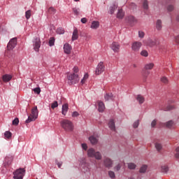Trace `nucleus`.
<instances>
[{
	"label": "nucleus",
	"instance_id": "2eb2a0df",
	"mask_svg": "<svg viewBox=\"0 0 179 179\" xmlns=\"http://www.w3.org/2000/svg\"><path fill=\"white\" fill-rule=\"evenodd\" d=\"M98 110L99 113H103L104 110H106V106L104 105V103L101 101H98Z\"/></svg>",
	"mask_w": 179,
	"mask_h": 179
},
{
	"label": "nucleus",
	"instance_id": "8fccbe9b",
	"mask_svg": "<svg viewBox=\"0 0 179 179\" xmlns=\"http://www.w3.org/2000/svg\"><path fill=\"white\" fill-rule=\"evenodd\" d=\"M175 157H176V159H179V147L176 149Z\"/></svg>",
	"mask_w": 179,
	"mask_h": 179
},
{
	"label": "nucleus",
	"instance_id": "f03ea898",
	"mask_svg": "<svg viewBox=\"0 0 179 179\" xmlns=\"http://www.w3.org/2000/svg\"><path fill=\"white\" fill-rule=\"evenodd\" d=\"M87 156L88 157H94L96 160H101L102 159L101 152L96 151L94 148H90L87 150Z\"/></svg>",
	"mask_w": 179,
	"mask_h": 179
},
{
	"label": "nucleus",
	"instance_id": "6e6d98bb",
	"mask_svg": "<svg viewBox=\"0 0 179 179\" xmlns=\"http://www.w3.org/2000/svg\"><path fill=\"white\" fill-rule=\"evenodd\" d=\"M73 71L74 72V73H78V72H79V68L78 66H74L73 68Z\"/></svg>",
	"mask_w": 179,
	"mask_h": 179
},
{
	"label": "nucleus",
	"instance_id": "338daca9",
	"mask_svg": "<svg viewBox=\"0 0 179 179\" xmlns=\"http://www.w3.org/2000/svg\"><path fill=\"white\" fill-rule=\"evenodd\" d=\"M81 167H83H83H85V164H82Z\"/></svg>",
	"mask_w": 179,
	"mask_h": 179
},
{
	"label": "nucleus",
	"instance_id": "3c124183",
	"mask_svg": "<svg viewBox=\"0 0 179 179\" xmlns=\"http://www.w3.org/2000/svg\"><path fill=\"white\" fill-rule=\"evenodd\" d=\"M157 124V120L155 119L154 120H152V122H151L152 128H155Z\"/></svg>",
	"mask_w": 179,
	"mask_h": 179
},
{
	"label": "nucleus",
	"instance_id": "423d86ee",
	"mask_svg": "<svg viewBox=\"0 0 179 179\" xmlns=\"http://www.w3.org/2000/svg\"><path fill=\"white\" fill-rule=\"evenodd\" d=\"M26 173V170L24 169H18L15 171L13 173V179H23L24 177V174Z\"/></svg>",
	"mask_w": 179,
	"mask_h": 179
},
{
	"label": "nucleus",
	"instance_id": "0eeeda50",
	"mask_svg": "<svg viewBox=\"0 0 179 179\" xmlns=\"http://www.w3.org/2000/svg\"><path fill=\"white\" fill-rule=\"evenodd\" d=\"M32 43L34 51L38 52V51H40V47H41V41L40 40V38H34Z\"/></svg>",
	"mask_w": 179,
	"mask_h": 179
},
{
	"label": "nucleus",
	"instance_id": "4468645a",
	"mask_svg": "<svg viewBox=\"0 0 179 179\" xmlns=\"http://www.w3.org/2000/svg\"><path fill=\"white\" fill-rule=\"evenodd\" d=\"M64 52L65 54H71V51H72V46L69 43H65L64 45Z\"/></svg>",
	"mask_w": 179,
	"mask_h": 179
},
{
	"label": "nucleus",
	"instance_id": "cd10ccee",
	"mask_svg": "<svg viewBox=\"0 0 179 179\" xmlns=\"http://www.w3.org/2000/svg\"><path fill=\"white\" fill-rule=\"evenodd\" d=\"M104 99L106 101H108V100H113V94L110 93V94H106L104 95Z\"/></svg>",
	"mask_w": 179,
	"mask_h": 179
},
{
	"label": "nucleus",
	"instance_id": "c756f323",
	"mask_svg": "<svg viewBox=\"0 0 179 179\" xmlns=\"http://www.w3.org/2000/svg\"><path fill=\"white\" fill-rule=\"evenodd\" d=\"M165 126L166 127V128H173V127L174 126V122L170 120L165 124Z\"/></svg>",
	"mask_w": 179,
	"mask_h": 179
},
{
	"label": "nucleus",
	"instance_id": "774afa93",
	"mask_svg": "<svg viewBox=\"0 0 179 179\" xmlns=\"http://www.w3.org/2000/svg\"><path fill=\"white\" fill-rule=\"evenodd\" d=\"M177 20H178L179 21V15L177 17Z\"/></svg>",
	"mask_w": 179,
	"mask_h": 179
},
{
	"label": "nucleus",
	"instance_id": "de8ad7c7",
	"mask_svg": "<svg viewBox=\"0 0 179 179\" xmlns=\"http://www.w3.org/2000/svg\"><path fill=\"white\" fill-rule=\"evenodd\" d=\"M71 117H73V118H75L76 117H79V113L78 111L73 112L72 114H71Z\"/></svg>",
	"mask_w": 179,
	"mask_h": 179
},
{
	"label": "nucleus",
	"instance_id": "6ab92c4d",
	"mask_svg": "<svg viewBox=\"0 0 179 179\" xmlns=\"http://www.w3.org/2000/svg\"><path fill=\"white\" fill-rule=\"evenodd\" d=\"M89 141L92 145H96L99 142V138L94 136H91L89 138Z\"/></svg>",
	"mask_w": 179,
	"mask_h": 179
},
{
	"label": "nucleus",
	"instance_id": "680f3d73",
	"mask_svg": "<svg viewBox=\"0 0 179 179\" xmlns=\"http://www.w3.org/2000/svg\"><path fill=\"white\" fill-rule=\"evenodd\" d=\"M121 169V165L118 164L115 168V170H116L117 171H119V170Z\"/></svg>",
	"mask_w": 179,
	"mask_h": 179
},
{
	"label": "nucleus",
	"instance_id": "13d9d810",
	"mask_svg": "<svg viewBox=\"0 0 179 179\" xmlns=\"http://www.w3.org/2000/svg\"><path fill=\"white\" fill-rule=\"evenodd\" d=\"M81 146H82V148H83V149L84 150H87V144H86V143H83V144L81 145Z\"/></svg>",
	"mask_w": 179,
	"mask_h": 179
},
{
	"label": "nucleus",
	"instance_id": "e2e57ef3",
	"mask_svg": "<svg viewBox=\"0 0 179 179\" xmlns=\"http://www.w3.org/2000/svg\"><path fill=\"white\" fill-rule=\"evenodd\" d=\"M175 41L176 43H178V44H179V36H177L176 38H175Z\"/></svg>",
	"mask_w": 179,
	"mask_h": 179
},
{
	"label": "nucleus",
	"instance_id": "69168bd1",
	"mask_svg": "<svg viewBox=\"0 0 179 179\" xmlns=\"http://www.w3.org/2000/svg\"><path fill=\"white\" fill-rule=\"evenodd\" d=\"M128 179H135V178L133 177H129V178H128Z\"/></svg>",
	"mask_w": 179,
	"mask_h": 179
},
{
	"label": "nucleus",
	"instance_id": "393cba45",
	"mask_svg": "<svg viewBox=\"0 0 179 179\" xmlns=\"http://www.w3.org/2000/svg\"><path fill=\"white\" fill-rule=\"evenodd\" d=\"M136 100L138 101L139 104H142L145 102V98L142 95H138Z\"/></svg>",
	"mask_w": 179,
	"mask_h": 179
},
{
	"label": "nucleus",
	"instance_id": "9b49d317",
	"mask_svg": "<svg viewBox=\"0 0 179 179\" xmlns=\"http://www.w3.org/2000/svg\"><path fill=\"white\" fill-rule=\"evenodd\" d=\"M12 162H13V156L10 155L6 156L3 162L5 167L10 166V164H12Z\"/></svg>",
	"mask_w": 179,
	"mask_h": 179
},
{
	"label": "nucleus",
	"instance_id": "a19ab883",
	"mask_svg": "<svg viewBox=\"0 0 179 179\" xmlns=\"http://www.w3.org/2000/svg\"><path fill=\"white\" fill-rule=\"evenodd\" d=\"M57 34H64L65 33V30H64L62 28L59 27L57 29Z\"/></svg>",
	"mask_w": 179,
	"mask_h": 179
},
{
	"label": "nucleus",
	"instance_id": "09e8293b",
	"mask_svg": "<svg viewBox=\"0 0 179 179\" xmlns=\"http://www.w3.org/2000/svg\"><path fill=\"white\" fill-rule=\"evenodd\" d=\"M138 37L140 38H143V37H145V32H143L142 31H138Z\"/></svg>",
	"mask_w": 179,
	"mask_h": 179
},
{
	"label": "nucleus",
	"instance_id": "0e129e2a",
	"mask_svg": "<svg viewBox=\"0 0 179 179\" xmlns=\"http://www.w3.org/2000/svg\"><path fill=\"white\" fill-rule=\"evenodd\" d=\"M57 166H58L59 169H61V166H62V162H58Z\"/></svg>",
	"mask_w": 179,
	"mask_h": 179
},
{
	"label": "nucleus",
	"instance_id": "a18cd8bd",
	"mask_svg": "<svg viewBox=\"0 0 179 179\" xmlns=\"http://www.w3.org/2000/svg\"><path fill=\"white\" fill-rule=\"evenodd\" d=\"M34 93H36V94H40V93L41 92V90L40 89V87H36L34 89Z\"/></svg>",
	"mask_w": 179,
	"mask_h": 179
},
{
	"label": "nucleus",
	"instance_id": "49530a36",
	"mask_svg": "<svg viewBox=\"0 0 179 179\" xmlns=\"http://www.w3.org/2000/svg\"><path fill=\"white\" fill-rule=\"evenodd\" d=\"M13 125H19V118L16 117L13 120Z\"/></svg>",
	"mask_w": 179,
	"mask_h": 179
},
{
	"label": "nucleus",
	"instance_id": "58836bf2",
	"mask_svg": "<svg viewBox=\"0 0 179 179\" xmlns=\"http://www.w3.org/2000/svg\"><path fill=\"white\" fill-rule=\"evenodd\" d=\"M143 9H145V10H148V8H149V5L148 4V1L145 0L143 3Z\"/></svg>",
	"mask_w": 179,
	"mask_h": 179
},
{
	"label": "nucleus",
	"instance_id": "20e7f679",
	"mask_svg": "<svg viewBox=\"0 0 179 179\" xmlns=\"http://www.w3.org/2000/svg\"><path fill=\"white\" fill-rule=\"evenodd\" d=\"M38 117V111L37 110V106H35L31 110V113L28 117V119L25 121L26 124H30L32 121H36Z\"/></svg>",
	"mask_w": 179,
	"mask_h": 179
},
{
	"label": "nucleus",
	"instance_id": "2f4dec72",
	"mask_svg": "<svg viewBox=\"0 0 179 179\" xmlns=\"http://www.w3.org/2000/svg\"><path fill=\"white\" fill-rule=\"evenodd\" d=\"M88 78H89V74L85 73L84 75L83 78L81 80V82H80L81 85H85L86 80H87Z\"/></svg>",
	"mask_w": 179,
	"mask_h": 179
},
{
	"label": "nucleus",
	"instance_id": "ddd939ff",
	"mask_svg": "<svg viewBox=\"0 0 179 179\" xmlns=\"http://www.w3.org/2000/svg\"><path fill=\"white\" fill-rule=\"evenodd\" d=\"M103 164L105 167H107V169H110L113 167V160H111V159L110 158H106L103 160Z\"/></svg>",
	"mask_w": 179,
	"mask_h": 179
},
{
	"label": "nucleus",
	"instance_id": "603ef678",
	"mask_svg": "<svg viewBox=\"0 0 179 179\" xmlns=\"http://www.w3.org/2000/svg\"><path fill=\"white\" fill-rule=\"evenodd\" d=\"M161 81L162 83H169V80L165 76L161 78Z\"/></svg>",
	"mask_w": 179,
	"mask_h": 179
},
{
	"label": "nucleus",
	"instance_id": "c85d7f7f",
	"mask_svg": "<svg viewBox=\"0 0 179 179\" xmlns=\"http://www.w3.org/2000/svg\"><path fill=\"white\" fill-rule=\"evenodd\" d=\"M155 148L157 150V152H160V150L163 149V145L160 143H155Z\"/></svg>",
	"mask_w": 179,
	"mask_h": 179
},
{
	"label": "nucleus",
	"instance_id": "412c9836",
	"mask_svg": "<svg viewBox=\"0 0 179 179\" xmlns=\"http://www.w3.org/2000/svg\"><path fill=\"white\" fill-rule=\"evenodd\" d=\"M117 8H118V5L117 3L113 4V6H111L109 8V13H110V15H113V13H114V12H115V10Z\"/></svg>",
	"mask_w": 179,
	"mask_h": 179
},
{
	"label": "nucleus",
	"instance_id": "9d476101",
	"mask_svg": "<svg viewBox=\"0 0 179 179\" xmlns=\"http://www.w3.org/2000/svg\"><path fill=\"white\" fill-rule=\"evenodd\" d=\"M125 22L131 24V26L136 23V18L133 15H129L125 17Z\"/></svg>",
	"mask_w": 179,
	"mask_h": 179
},
{
	"label": "nucleus",
	"instance_id": "4c0bfd02",
	"mask_svg": "<svg viewBox=\"0 0 179 179\" xmlns=\"http://www.w3.org/2000/svg\"><path fill=\"white\" fill-rule=\"evenodd\" d=\"M161 171L162 173H167L169 171V166L164 165L161 167Z\"/></svg>",
	"mask_w": 179,
	"mask_h": 179
},
{
	"label": "nucleus",
	"instance_id": "a211bd4d",
	"mask_svg": "<svg viewBox=\"0 0 179 179\" xmlns=\"http://www.w3.org/2000/svg\"><path fill=\"white\" fill-rule=\"evenodd\" d=\"M79 38V34L78 33V29L75 28L73 31V35H72V41H75V40H78Z\"/></svg>",
	"mask_w": 179,
	"mask_h": 179
},
{
	"label": "nucleus",
	"instance_id": "7c9ffc66",
	"mask_svg": "<svg viewBox=\"0 0 179 179\" xmlns=\"http://www.w3.org/2000/svg\"><path fill=\"white\" fill-rule=\"evenodd\" d=\"M140 55H141V57H149V52H148V50H143L140 52Z\"/></svg>",
	"mask_w": 179,
	"mask_h": 179
},
{
	"label": "nucleus",
	"instance_id": "5fc2aeb1",
	"mask_svg": "<svg viewBox=\"0 0 179 179\" xmlns=\"http://www.w3.org/2000/svg\"><path fill=\"white\" fill-rule=\"evenodd\" d=\"M138 127H139V120L134 122V123L133 124L134 128H138Z\"/></svg>",
	"mask_w": 179,
	"mask_h": 179
},
{
	"label": "nucleus",
	"instance_id": "c03bdc74",
	"mask_svg": "<svg viewBox=\"0 0 179 179\" xmlns=\"http://www.w3.org/2000/svg\"><path fill=\"white\" fill-rule=\"evenodd\" d=\"M52 108L54 110V108H57L58 107V102L57 101H54L51 105Z\"/></svg>",
	"mask_w": 179,
	"mask_h": 179
},
{
	"label": "nucleus",
	"instance_id": "e433bc0d",
	"mask_svg": "<svg viewBox=\"0 0 179 179\" xmlns=\"http://www.w3.org/2000/svg\"><path fill=\"white\" fill-rule=\"evenodd\" d=\"M128 169H129V170H134V169H136V165L134 163H129Z\"/></svg>",
	"mask_w": 179,
	"mask_h": 179
},
{
	"label": "nucleus",
	"instance_id": "ea45409f",
	"mask_svg": "<svg viewBox=\"0 0 179 179\" xmlns=\"http://www.w3.org/2000/svg\"><path fill=\"white\" fill-rule=\"evenodd\" d=\"M48 12L49 13H50V15H55L57 10H55V8H54V7H50L48 9Z\"/></svg>",
	"mask_w": 179,
	"mask_h": 179
},
{
	"label": "nucleus",
	"instance_id": "f8f14e48",
	"mask_svg": "<svg viewBox=\"0 0 179 179\" xmlns=\"http://www.w3.org/2000/svg\"><path fill=\"white\" fill-rule=\"evenodd\" d=\"M110 48L114 52H120V48H121V45L117 42H113L110 45Z\"/></svg>",
	"mask_w": 179,
	"mask_h": 179
},
{
	"label": "nucleus",
	"instance_id": "b1692460",
	"mask_svg": "<svg viewBox=\"0 0 179 179\" xmlns=\"http://www.w3.org/2000/svg\"><path fill=\"white\" fill-rule=\"evenodd\" d=\"M157 43V41L156 39H150L148 41V45H150V47H153L154 45H156V44Z\"/></svg>",
	"mask_w": 179,
	"mask_h": 179
},
{
	"label": "nucleus",
	"instance_id": "bf43d9fd",
	"mask_svg": "<svg viewBox=\"0 0 179 179\" xmlns=\"http://www.w3.org/2000/svg\"><path fill=\"white\" fill-rule=\"evenodd\" d=\"M174 108V107L171 106H169L168 108H164V111H169L170 110H173Z\"/></svg>",
	"mask_w": 179,
	"mask_h": 179
},
{
	"label": "nucleus",
	"instance_id": "37998d69",
	"mask_svg": "<svg viewBox=\"0 0 179 179\" xmlns=\"http://www.w3.org/2000/svg\"><path fill=\"white\" fill-rule=\"evenodd\" d=\"M129 9L134 10V9H136V4H135L134 3H131L129 6Z\"/></svg>",
	"mask_w": 179,
	"mask_h": 179
},
{
	"label": "nucleus",
	"instance_id": "f257e3e1",
	"mask_svg": "<svg viewBox=\"0 0 179 179\" xmlns=\"http://www.w3.org/2000/svg\"><path fill=\"white\" fill-rule=\"evenodd\" d=\"M60 126L66 132H72L74 129L73 122L68 119L61 120Z\"/></svg>",
	"mask_w": 179,
	"mask_h": 179
},
{
	"label": "nucleus",
	"instance_id": "79ce46f5",
	"mask_svg": "<svg viewBox=\"0 0 179 179\" xmlns=\"http://www.w3.org/2000/svg\"><path fill=\"white\" fill-rule=\"evenodd\" d=\"M108 176L112 179L115 178V173L113 171H108Z\"/></svg>",
	"mask_w": 179,
	"mask_h": 179
},
{
	"label": "nucleus",
	"instance_id": "4be33fe9",
	"mask_svg": "<svg viewBox=\"0 0 179 179\" xmlns=\"http://www.w3.org/2000/svg\"><path fill=\"white\" fill-rule=\"evenodd\" d=\"M124 16H125V13L122 10V9H119L117 14V19H123Z\"/></svg>",
	"mask_w": 179,
	"mask_h": 179
},
{
	"label": "nucleus",
	"instance_id": "c9c22d12",
	"mask_svg": "<svg viewBox=\"0 0 179 179\" xmlns=\"http://www.w3.org/2000/svg\"><path fill=\"white\" fill-rule=\"evenodd\" d=\"M146 170H148V166L147 165H143L140 168V173H146Z\"/></svg>",
	"mask_w": 179,
	"mask_h": 179
},
{
	"label": "nucleus",
	"instance_id": "dca6fc26",
	"mask_svg": "<svg viewBox=\"0 0 179 179\" xmlns=\"http://www.w3.org/2000/svg\"><path fill=\"white\" fill-rule=\"evenodd\" d=\"M90 27L94 30H96L100 27V22L99 21H92Z\"/></svg>",
	"mask_w": 179,
	"mask_h": 179
},
{
	"label": "nucleus",
	"instance_id": "39448f33",
	"mask_svg": "<svg viewBox=\"0 0 179 179\" xmlns=\"http://www.w3.org/2000/svg\"><path fill=\"white\" fill-rule=\"evenodd\" d=\"M67 79L69 85H76L79 82V76L75 73H70L67 75Z\"/></svg>",
	"mask_w": 179,
	"mask_h": 179
},
{
	"label": "nucleus",
	"instance_id": "f3484780",
	"mask_svg": "<svg viewBox=\"0 0 179 179\" xmlns=\"http://www.w3.org/2000/svg\"><path fill=\"white\" fill-rule=\"evenodd\" d=\"M68 110H69V106L68 103L64 104L62 108V114L63 115H66V113H68Z\"/></svg>",
	"mask_w": 179,
	"mask_h": 179
},
{
	"label": "nucleus",
	"instance_id": "6e6552de",
	"mask_svg": "<svg viewBox=\"0 0 179 179\" xmlns=\"http://www.w3.org/2000/svg\"><path fill=\"white\" fill-rule=\"evenodd\" d=\"M105 70L106 66H104V62H100L95 69V74L101 75V73H103Z\"/></svg>",
	"mask_w": 179,
	"mask_h": 179
},
{
	"label": "nucleus",
	"instance_id": "7ed1b4c3",
	"mask_svg": "<svg viewBox=\"0 0 179 179\" xmlns=\"http://www.w3.org/2000/svg\"><path fill=\"white\" fill-rule=\"evenodd\" d=\"M17 44V38H13L12 39L10 40V41L7 45V50L6 51V53H5L6 55H7V57H9V52H10V51H12V50H13V48L16 47Z\"/></svg>",
	"mask_w": 179,
	"mask_h": 179
},
{
	"label": "nucleus",
	"instance_id": "aec40b11",
	"mask_svg": "<svg viewBox=\"0 0 179 179\" xmlns=\"http://www.w3.org/2000/svg\"><path fill=\"white\" fill-rule=\"evenodd\" d=\"M108 127L111 131H115V122L114 120L111 119L108 122Z\"/></svg>",
	"mask_w": 179,
	"mask_h": 179
},
{
	"label": "nucleus",
	"instance_id": "052dcab7",
	"mask_svg": "<svg viewBox=\"0 0 179 179\" xmlns=\"http://www.w3.org/2000/svg\"><path fill=\"white\" fill-rule=\"evenodd\" d=\"M87 19H86V17H83L81 19V23L85 24V23H87Z\"/></svg>",
	"mask_w": 179,
	"mask_h": 179
},
{
	"label": "nucleus",
	"instance_id": "a878e982",
	"mask_svg": "<svg viewBox=\"0 0 179 179\" xmlns=\"http://www.w3.org/2000/svg\"><path fill=\"white\" fill-rule=\"evenodd\" d=\"M154 66H155V64L148 63L145 65L144 68H145V69H146L148 71V70L153 69Z\"/></svg>",
	"mask_w": 179,
	"mask_h": 179
},
{
	"label": "nucleus",
	"instance_id": "4d7b16f0",
	"mask_svg": "<svg viewBox=\"0 0 179 179\" xmlns=\"http://www.w3.org/2000/svg\"><path fill=\"white\" fill-rule=\"evenodd\" d=\"M173 9H174V6H173V5L168 6L167 10H169V12H171V10H173Z\"/></svg>",
	"mask_w": 179,
	"mask_h": 179
},
{
	"label": "nucleus",
	"instance_id": "f704fd0d",
	"mask_svg": "<svg viewBox=\"0 0 179 179\" xmlns=\"http://www.w3.org/2000/svg\"><path fill=\"white\" fill-rule=\"evenodd\" d=\"M55 44V38L51 37L49 40V45L50 47H52Z\"/></svg>",
	"mask_w": 179,
	"mask_h": 179
},
{
	"label": "nucleus",
	"instance_id": "bb28decb",
	"mask_svg": "<svg viewBox=\"0 0 179 179\" xmlns=\"http://www.w3.org/2000/svg\"><path fill=\"white\" fill-rule=\"evenodd\" d=\"M163 27L162 24V20H158L156 23V29L157 30H162V28Z\"/></svg>",
	"mask_w": 179,
	"mask_h": 179
},
{
	"label": "nucleus",
	"instance_id": "5701e85b",
	"mask_svg": "<svg viewBox=\"0 0 179 179\" xmlns=\"http://www.w3.org/2000/svg\"><path fill=\"white\" fill-rule=\"evenodd\" d=\"M11 80H12V76H10L9 74H6V75L3 76V82H9Z\"/></svg>",
	"mask_w": 179,
	"mask_h": 179
},
{
	"label": "nucleus",
	"instance_id": "72a5a7b5",
	"mask_svg": "<svg viewBox=\"0 0 179 179\" xmlns=\"http://www.w3.org/2000/svg\"><path fill=\"white\" fill-rule=\"evenodd\" d=\"M4 136L6 139H10V138H12V133L9 131H7L4 133Z\"/></svg>",
	"mask_w": 179,
	"mask_h": 179
},
{
	"label": "nucleus",
	"instance_id": "473e14b6",
	"mask_svg": "<svg viewBox=\"0 0 179 179\" xmlns=\"http://www.w3.org/2000/svg\"><path fill=\"white\" fill-rule=\"evenodd\" d=\"M31 17V10H28L25 12V17L27 20Z\"/></svg>",
	"mask_w": 179,
	"mask_h": 179
},
{
	"label": "nucleus",
	"instance_id": "1a4fd4ad",
	"mask_svg": "<svg viewBox=\"0 0 179 179\" xmlns=\"http://www.w3.org/2000/svg\"><path fill=\"white\" fill-rule=\"evenodd\" d=\"M141 47H142V43L139 41H134L131 44V50L132 51H134V52H138V51L141 50Z\"/></svg>",
	"mask_w": 179,
	"mask_h": 179
},
{
	"label": "nucleus",
	"instance_id": "864d4df0",
	"mask_svg": "<svg viewBox=\"0 0 179 179\" xmlns=\"http://www.w3.org/2000/svg\"><path fill=\"white\" fill-rule=\"evenodd\" d=\"M79 10H80L79 8H73L74 15H79Z\"/></svg>",
	"mask_w": 179,
	"mask_h": 179
}]
</instances>
